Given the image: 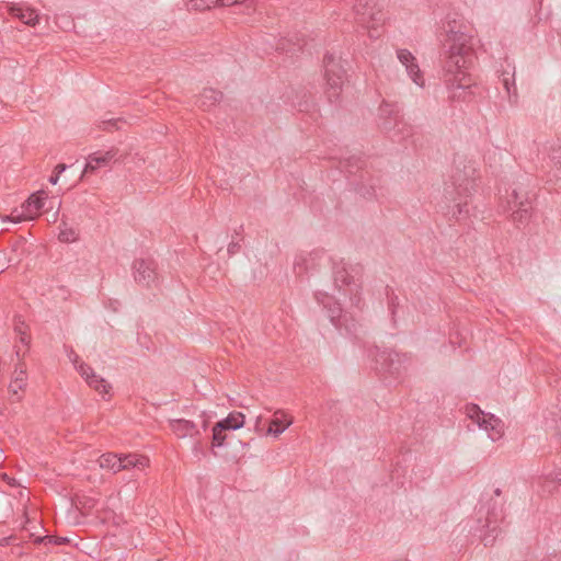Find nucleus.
<instances>
[{
    "label": "nucleus",
    "mask_w": 561,
    "mask_h": 561,
    "mask_svg": "<svg viewBox=\"0 0 561 561\" xmlns=\"http://www.w3.org/2000/svg\"><path fill=\"white\" fill-rule=\"evenodd\" d=\"M293 423L291 419L287 420L286 415L282 411L275 412V417L272 420L267 434H272L274 436H278L282 434L290 424Z\"/></svg>",
    "instance_id": "4be33fe9"
},
{
    "label": "nucleus",
    "mask_w": 561,
    "mask_h": 561,
    "mask_svg": "<svg viewBox=\"0 0 561 561\" xmlns=\"http://www.w3.org/2000/svg\"><path fill=\"white\" fill-rule=\"evenodd\" d=\"M99 465L102 469H108L113 473H116V472L123 470V467H124V466H122L119 456H117L116 454H113V453L103 454L99 458Z\"/></svg>",
    "instance_id": "b1692460"
},
{
    "label": "nucleus",
    "mask_w": 561,
    "mask_h": 561,
    "mask_svg": "<svg viewBox=\"0 0 561 561\" xmlns=\"http://www.w3.org/2000/svg\"><path fill=\"white\" fill-rule=\"evenodd\" d=\"M557 484L561 485V469L550 472L543 478L541 492L543 494H551L556 490Z\"/></svg>",
    "instance_id": "a878e982"
},
{
    "label": "nucleus",
    "mask_w": 561,
    "mask_h": 561,
    "mask_svg": "<svg viewBox=\"0 0 561 561\" xmlns=\"http://www.w3.org/2000/svg\"><path fill=\"white\" fill-rule=\"evenodd\" d=\"M239 250H240L239 242H233L232 241V242L229 243V245H228V253L230 255L236 254L237 252H239Z\"/></svg>",
    "instance_id": "473e14b6"
},
{
    "label": "nucleus",
    "mask_w": 561,
    "mask_h": 561,
    "mask_svg": "<svg viewBox=\"0 0 561 561\" xmlns=\"http://www.w3.org/2000/svg\"><path fill=\"white\" fill-rule=\"evenodd\" d=\"M119 459L122 461V466H124L123 470L130 468H144L148 462L146 457L133 454L119 456Z\"/></svg>",
    "instance_id": "393cba45"
},
{
    "label": "nucleus",
    "mask_w": 561,
    "mask_h": 561,
    "mask_svg": "<svg viewBox=\"0 0 561 561\" xmlns=\"http://www.w3.org/2000/svg\"><path fill=\"white\" fill-rule=\"evenodd\" d=\"M67 169V165L64 163L57 164L55 168V173H58L59 175Z\"/></svg>",
    "instance_id": "f704fd0d"
},
{
    "label": "nucleus",
    "mask_w": 561,
    "mask_h": 561,
    "mask_svg": "<svg viewBox=\"0 0 561 561\" xmlns=\"http://www.w3.org/2000/svg\"><path fill=\"white\" fill-rule=\"evenodd\" d=\"M375 360L377 364V368L381 370H387L390 373H393L397 370V367H393L394 362L399 363V354L396 352H388V351H379L376 350Z\"/></svg>",
    "instance_id": "6ab92c4d"
},
{
    "label": "nucleus",
    "mask_w": 561,
    "mask_h": 561,
    "mask_svg": "<svg viewBox=\"0 0 561 561\" xmlns=\"http://www.w3.org/2000/svg\"><path fill=\"white\" fill-rule=\"evenodd\" d=\"M226 438V431L219 430L215 424L213 427V447L224 446Z\"/></svg>",
    "instance_id": "c85d7f7f"
},
{
    "label": "nucleus",
    "mask_w": 561,
    "mask_h": 561,
    "mask_svg": "<svg viewBox=\"0 0 561 561\" xmlns=\"http://www.w3.org/2000/svg\"><path fill=\"white\" fill-rule=\"evenodd\" d=\"M549 157L556 163L561 162V141H558L551 147Z\"/></svg>",
    "instance_id": "7c9ffc66"
},
{
    "label": "nucleus",
    "mask_w": 561,
    "mask_h": 561,
    "mask_svg": "<svg viewBox=\"0 0 561 561\" xmlns=\"http://www.w3.org/2000/svg\"><path fill=\"white\" fill-rule=\"evenodd\" d=\"M508 208L513 211V221L518 225H525L530 219L531 202L526 193L514 188L507 199Z\"/></svg>",
    "instance_id": "9d476101"
},
{
    "label": "nucleus",
    "mask_w": 561,
    "mask_h": 561,
    "mask_svg": "<svg viewBox=\"0 0 561 561\" xmlns=\"http://www.w3.org/2000/svg\"><path fill=\"white\" fill-rule=\"evenodd\" d=\"M466 26L456 21L447 24L445 60L443 65L444 81L449 90V99L465 101L471 93L472 80L468 73L473 61L472 35Z\"/></svg>",
    "instance_id": "f257e3e1"
},
{
    "label": "nucleus",
    "mask_w": 561,
    "mask_h": 561,
    "mask_svg": "<svg viewBox=\"0 0 561 561\" xmlns=\"http://www.w3.org/2000/svg\"><path fill=\"white\" fill-rule=\"evenodd\" d=\"M58 180H59V174H58V173H55L54 175H51V176L49 178V183H50V184H53V185H56V184H57V182H58Z\"/></svg>",
    "instance_id": "c9c22d12"
},
{
    "label": "nucleus",
    "mask_w": 561,
    "mask_h": 561,
    "mask_svg": "<svg viewBox=\"0 0 561 561\" xmlns=\"http://www.w3.org/2000/svg\"><path fill=\"white\" fill-rule=\"evenodd\" d=\"M12 16L18 18L28 26H35L38 23L39 15L36 10L20 3H13L9 7Z\"/></svg>",
    "instance_id": "f3484780"
},
{
    "label": "nucleus",
    "mask_w": 561,
    "mask_h": 561,
    "mask_svg": "<svg viewBox=\"0 0 561 561\" xmlns=\"http://www.w3.org/2000/svg\"><path fill=\"white\" fill-rule=\"evenodd\" d=\"M46 194L44 191L32 194L22 205V213L18 216L11 215L9 219L13 222L23 220H33L38 216L39 210L44 207Z\"/></svg>",
    "instance_id": "f8f14e48"
},
{
    "label": "nucleus",
    "mask_w": 561,
    "mask_h": 561,
    "mask_svg": "<svg viewBox=\"0 0 561 561\" xmlns=\"http://www.w3.org/2000/svg\"><path fill=\"white\" fill-rule=\"evenodd\" d=\"M467 415L488 433L491 440H499L504 434V423L493 414H485L478 405L467 407Z\"/></svg>",
    "instance_id": "6e6552de"
},
{
    "label": "nucleus",
    "mask_w": 561,
    "mask_h": 561,
    "mask_svg": "<svg viewBox=\"0 0 561 561\" xmlns=\"http://www.w3.org/2000/svg\"><path fill=\"white\" fill-rule=\"evenodd\" d=\"M69 359L73 363L79 374L85 379L87 383L100 392L101 394L108 393L111 386L102 377L98 376L94 370L84 363H79V356L73 351L68 354Z\"/></svg>",
    "instance_id": "9b49d317"
},
{
    "label": "nucleus",
    "mask_w": 561,
    "mask_h": 561,
    "mask_svg": "<svg viewBox=\"0 0 561 561\" xmlns=\"http://www.w3.org/2000/svg\"><path fill=\"white\" fill-rule=\"evenodd\" d=\"M353 9L358 23L369 30V36H379V34H375V32L378 26L383 23L385 14L378 5L377 0H355Z\"/></svg>",
    "instance_id": "423d86ee"
},
{
    "label": "nucleus",
    "mask_w": 561,
    "mask_h": 561,
    "mask_svg": "<svg viewBox=\"0 0 561 561\" xmlns=\"http://www.w3.org/2000/svg\"><path fill=\"white\" fill-rule=\"evenodd\" d=\"M193 450L196 453V454H201V455H204L203 450H202V447H201V444L199 443H195L194 444V448Z\"/></svg>",
    "instance_id": "e433bc0d"
},
{
    "label": "nucleus",
    "mask_w": 561,
    "mask_h": 561,
    "mask_svg": "<svg viewBox=\"0 0 561 561\" xmlns=\"http://www.w3.org/2000/svg\"><path fill=\"white\" fill-rule=\"evenodd\" d=\"M325 92L330 102L339 99L345 80V69L341 58L333 54H327L323 58Z\"/></svg>",
    "instance_id": "39448f33"
},
{
    "label": "nucleus",
    "mask_w": 561,
    "mask_h": 561,
    "mask_svg": "<svg viewBox=\"0 0 561 561\" xmlns=\"http://www.w3.org/2000/svg\"><path fill=\"white\" fill-rule=\"evenodd\" d=\"M261 422H262V416H261V415H259V416L256 417V422H255V427H256V428H259V425H260V423H261Z\"/></svg>",
    "instance_id": "4c0bfd02"
},
{
    "label": "nucleus",
    "mask_w": 561,
    "mask_h": 561,
    "mask_svg": "<svg viewBox=\"0 0 561 561\" xmlns=\"http://www.w3.org/2000/svg\"><path fill=\"white\" fill-rule=\"evenodd\" d=\"M495 494L499 496L501 494V490L500 489H496L495 490Z\"/></svg>",
    "instance_id": "a19ab883"
},
{
    "label": "nucleus",
    "mask_w": 561,
    "mask_h": 561,
    "mask_svg": "<svg viewBox=\"0 0 561 561\" xmlns=\"http://www.w3.org/2000/svg\"><path fill=\"white\" fill-rule=\"evenodd\" d=\"M304 45H305L304 39L298 38L296 36L295 41H294V38L279 39L275 45V49L282 50V51H290V50H295L296 49L295 47H297L298 49H301Z\"/></svg>",
    "instance_id": "cd10ccee"
},
{
    "label": "nucleus",
    "mask_w": 561,
    "mask_h": 561,
    "mask_svg": "<svg viewBox=\"0 0 561 561\" xmlns=\"http://www.w3.org/2000/svg\"><path fill=\"white\" fill-rule=\"evenodd\" d=\"M378 125L386 133L408 137L411 126L403 119L398 104L382 101L378 108Z\"/></svg>",
    "instance_id": "20e7f679"
},
{
    "label": "nucleus",
    "mask_w": 561,
    "mask_h": 561,
    "mask_svg": "<svg viewBox=\"0 0 561 561\" xmlns=\"http://www.w3.org/2000/svg\"><path fill=\"white\" fill-rule=\"evenodd\" d=\"M203 428H204V430H206V428H207V422H206V421H204V422H203Z\"/></svg>",
    "instance_id": "ea45409f"
},
{
    "label": "nucleus",
    "mask_w": 561,
    "mask_h": 561,
    "mask_svg": "<svg viewBox=\"0 0 561 561\" xmlns=\"http://www.w3.org/2000/svg\"><path fill=\"white\" fill-rule=\"evenodd\" d=\"M222 98V93L215 89H204L201 95L197 99V104L199 107L204 110H209L214 105H216Z\"/></svg>",
    "instance_id": "412c9836"
},
{
    "label": "nucleus",
    "mask_w": 561,
    "mask_h": 561,
    "mask_svg": "<svg viewBox=\"0 0 561 561\" xmlns=\"http://www.w3.org/2000/svg\"><path fill=\"white\" fill-rule=\"evenodd\" d=\"M188 9L209 10L216 7H232L234 13H247L255 11L254 0H190Z\"/></svg>",
    "instance_id": "1a4fd4ad"
},
{
    "label": "nucleus",
    "mask_w": 561,
    "mask_h": 561,
    "mask_svg": "<svg viewBox=\"0 0 561 561\" xmlns=\"http://www.w3.org/2000/svg\"><path fill=\"white\" fill-rule=\"evenodd\" d=\"M476 186V168L463 165V169H460L456 165L450 184H447L444 190L445 214L456 219L467 216L469 213L467 199Z\"/></svg>",
    "instance_id": "f03ea898"
},
{
    "label": "nucleus",
    "mask_w": 561,
    "mask_h": 561,
    "mask_svg": "<svg viewBox=\"0 0 561 561\" xmlns=\"http://www.w3.org/2000/svg\"><path fill=\"white\" fill-rule=\"evenodd\" d=\"M59 229H60L59 234H58L59 241L70 243V242H75L78 240V238H79L78 231L72 227H68L64 219H61Z\"/></svg>",
    "instance_id": "bb28decb"
},
{
    "label": "nucleus",
    "mask_w": 561,
    "mask_h": 561,
    "mask_svg": "<svg viewBox=\"0 0 561 561\" xmlns=\"http://www.w3.org/2000/svg\"><path fill=\"white\" fill-rule=\"evenodd\" d=\"M357 271L347 266L344 263L336 264L333 267V279L334 285L339 290L344 288L345 294L350 295V299L353 306L359 307L360 305V284L356 278Z\"/></svg>",
    "instance_id": "0eeeda50"
},
{
    "label": "nucleus",
    "mask_w": 561,
    "mask_h": 561,
    "mask_svg": "<svg viewBox=\"0 0 561 561\" xmlns=\"http://www.w3.org/2000/svg\"><path fill=\"white\" fill-rule=\"evenodd\" d=\"M397 58L401 65L405 67L407 73L411 80L419 87H423L424 79L416 62V58L412 55V53L408 49H398Z\"/></svg>",
    "instance_id": "4468645a"
},
{
    "label": "nucleus",
    "mask_w": 561,
    "mask_h": 561,
    "mask_svg": "<svg viewBox=\"0 0 561 561\" xmlns=\"http://www.w3.org/2000/svg\"><path fill=\"white\" fill-rule=\"evenodd\" d=\"M156 262L151 259H137L133 264L135 280L149 286L157 278Z\"/></svg>",
    "instance_id": "ddd939ff"
},
{
    "label": "nucleus",
    "mask_w": 561,
    "mask_h": 561,
    "mask_svg": "<svg viewBox=\"0 0 561 561\" xmlns=\"http://www.w3.org/2000/svg\"><path fill=\"white\" fill-rule=\"evenodd\" d=\"M115 156L116 151L114 150H108L103 153L94 152L89 154L82 175L94 172L99 168L107 167L115 159Z\"/></svg>",
    "instance_id": "dca6fc26"
},
{
    "label": "nucleus",
    "mask_w": 561,
    "mask_h": 561,
    "mask_svg": "<svg viewBox=\"0 0 561 561\" xmlns=\"http://www.w3.org/2000/svg\"><path fill=\"white\" fill-rule=\"evenodd\" d=\"M398 297L397 296H390L389 297V308L391 311L392 317L394 318L397 316V308H398Z\"/></svg>",
    "instance_id": "2f4dec72"
},
{
    "label": "nucleus",
    "mask_w": 561,
    "mask_h": 561,
    "mask_svg": "<svg viewBox=\"0 0 561 561\" xmlns=\"http://www.w3.org/2000/svg\"><path fill=\"white\" fill-rule=\"evenodd\" d=\"M317 301L328 310L330 321L335 325H342V308L340 304L330 295L322 291L316 293Z\"/></svg>",
    "instance_id": "2eb2a0df"
},
{
    "label": "nucleus",
    "mask_w": 561,
    "mask_h": 561,
    "mask_svg": "<svg viewBox=\"0 0 561 561\" xmlns=\"http://www.w3.org/2000/svg\"><path fill=\"white\" fill-rule=\"evenodd\" d=\"M170 425L172 431L179 438H184L187 436L194 437L195 435L199 434L196 424L188 420H172Z\"/></svg>",
    "instance_id": "a211bd4d"
},
{
    "label": "nucleus",
    "mask_w": 561,
    "mask_h": 561,
    "mask_svg": "<svg viewBox=\"0 0 561 561\" xmlns=\"http://www.w3.org/2000/svg\"><path fill=\"white\" fill-rule=\"evenodd\" d=\"M26 380L27 377L25 369L22 366L18 367L14 371V378L9 386L10 392L13 396H16V400L20 399L19 391L24 390V388L26 387Z\"/></svg>",
    "instance_id": "5701e85b"
},
{
    "label": "nucleus",
    "mask_w": 561,
    "mask_h": 561,
    "mask_svg": "<svg viewBox=\"0 0 561 561\" xmlns=\"http://www.w3.org/2000/svg\"><path fill=\"white\" fill-rule=\"evenodd\" d=\"M39 540H41V541H44V540H49V541H51V537L45 536V537L41 538Z\"/></svg>",
    "instance_id": "58836bf2"
},
{
    "label": "nucleus",
    "mask_w": 561,
    "mask_h": 561,
    "mask_svg": "<svg viewBox=\"0 0 561 561\" xmlns=\"http://www.w3.org/2000/svg\"><path fill=\"white\" fill-rule=\"evenodd\" d=\"M477 515L478 526L471 528L470 531L473 530L474 535L479 536L485 547L493 545L501 533L499 524L503 519L502 510L495 506L492 508L480 506Z\"/></svg>",
    "instance_id": "7ed1b4c3"
},
{
    "label": "nucleus",
    "mask_w": 561,
    "mask_h": 561,
    "mask_svg": "<svg viewBox=\"0 0 561 561\" xmlns=\"http://www.w3.org/2000/svg\"><path fill=\"white\" fill-rule=\"evenodd\" d=\"M503 85L510 95V102L515 104L517 102V94H516V87H515L514 81L511 83L510 79L507 77H504Z\"/></svg>",
    "instance_id": "c756f323"
},
{
    "label": "nucleus",
    "mask_w": 561,
    "mask_h": 561,
    "mask_svg": "<svg viewBox=\"0 0 561 561\" xmlns=\"http://www.w3.org/2000/svg\"><path fill=\"white\" fill-rule=\"evenodd\" d=\"M244 414L241 412H231L227 417L216 423L219 430H239L244 425Z\"/></svg>",
    "instance_id": "aec40b11"
},
{
    "label": "nucleus",
    "mask_w": 561,
    "mask_h": 561,
    "mask_svg": "<svg viewBox=\"0 0 561 561\" xmlns=\"http://www.w3.org/2000/svg\"><path fill=\"white\" fill-rule=\"evenodd\" d=\"M16 331L19 332L20 334V341L21 343L23 344H27L28 343V340H27V335L25 334V332L22 331V329L20 327H16Z\"/></svg>",
    "instance_id": "72a5a7b5"
}]
</instances>
